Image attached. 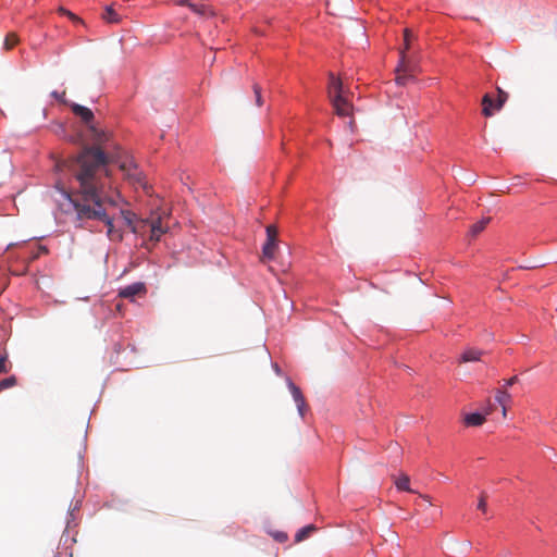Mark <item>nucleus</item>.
<instances>
[{
    "instance_id": "nucleus-29",
    "label": "nucleus",
    "mask_w": 557,
    "mask_h": 557,
    "mask_svg": "<svg viewBox=\"0 0 557 557\" xmlns=\"http://www.w3.org/2000/svg\"><path fill=\"white\" fill-rule=\"evenodd\" d=\"M48 252V249L45 246L37 247L36 251L32 253V259L35 260L39 258L41 255H45Z\"/></svg>"
},
{
    "instance_id": "nucleus-17",
    "label": "nucleus",
    "mask_w": 557,
    "mask_h": 557,
    "mask_svg": "<svg viewBox=\"0 0 557 557\" xmlns=\"http://www.w3.org/2000/svg\"><path fill=\"white\" fill-rule=\"evenodd\" d=\"M102 18L108 23H119L120 22L119 14L115 12V10L111 5H109L104 9Z\"/></svg>"
},
{
    "instance_id": "nucleus-34",
    "label": "nucleus",
    "mask_w": 557,
    "mask_h": 557,
    "mask_svg": "<svg viewBox=\"0 0 557 557\" xmlns=\"http://www.w3.org/2000/svg\"><path fill=\"white\" fill-rule=\"evenodd\" d=\"M502 408H503V417L506 418V416H507V405L502 406Z\"/></svg>"
},
{
    "instance_id": "nucleus-7",
    "label": "nucleus",
    "mask_w": 557,
    "mask_h": 557,
    "mask_svg": "<svg viewBox=\"0 0 557 557\" xmlns=\"http://www.w3.org/2000/svg\"><path fill=\"white\" fill-rule=\"evenodd\" d=\"M145 223L150 227L149 240L152 243H158L161 236L169 231V225L163 223V219L161 216L147 220Z\"/></svg>"
},
{
    "instance_id": "nucleus-10",
    "label": "nucleus",
    "mask_w": 557,
    "mask_h": 557,
    "mask_svg": "<svg viewBox=\"0 0 557 557\" xmlns=\"http://www.w3.org/2000/svg\"><path fill=\"white\" fill-rule=\"evenodd\" d=\"M145 292L146 287L144 283L138 282L120 289L119 296L122 298H133L136 295L145 294Z\"/></svg>"
},
{
    "instance_id": "nucleus-9",
    "label": "nucleus",
    "mask_w": 557,
    "mask_h": 557,
    "mask_svg": "<svg viewBox=\"0 0 557 557\" xmlns=\"http://www.w3.org/2000/svg\"><path fill=\"white\" fill-rule=\"evenodd\" d=\"M287 386L292 393V396L297 405L298 412L301 417H304L305 411L307 409V404L305 397L298 386H296L290 380L287 381Z\"/></svg>"
},
{
    "instance_id": "nucleus-25",
    "label": "nucleus",
    "mask_w": 557,
    "mask_h": 557,
    "mask_svg": "<svg viewBox=\"0 0 557 557\" xmlns=\"http://www.w3.org/2000/svg\"><path fill=\"white\" fill-rule=\"evenodd\" d=\"M411 37H412V33L408 28H406L404 30V42H405V45H404V49H401V51H400V54L404 52V54L406 55V51L409 50V48H410Z\"/></svg>"
},
{
    "instance_id": "nucleus-12",
    "label": "nucleus",
    "mask_w": 557,
    "mask_h": 557,
    "mask_svg": "<svg viewBox=\"0 0 557 557\" xmlns=\"http://www.w3.org/2000/svg\"><path fill=\"white\" fill-rule=\"evenodd\" d=\"M181 3L188 5L194 13H196V14H198L200 16H211V15H213V12L210 9V7H208V5L203 4V3H191L188 0H183Z\"/></svg>"
},
{
    "instance_id": "nucleus-26",
    "label": "nucleus",
    "mask_w": 557,
    "mask_h": 557,
    "mask_svg": "<svg viewBox=\"0 0 557 557\" xmlns=\"http://www.w3.org/2000/svg\"><path fill=\"white\" fill-rule=\"evenodd\" d=\"M9 371L7 355L0 357V374Z\"/></svg>"
},
{
    "instance_id": "nucleus-28",
    "label": "nucleus",
    "mask_w": 557,
    "mask_h": 557,
    "mask_svg": "<svg viewBox=\"0 0 557 557\" xmlns=\"http://www.w3.org/2000/svg\"><path fill=\"white\" fill-rule=\"evenodd\" d=\"M486 508H487V505H486V495L485 493H482L481 497H480V500L478 503V509L485 512L486 511Z\"/></svg>"
},
{
    "instance_id": "nucleus-21",
    "label": "nucleus",
    "mask_w": 557,
    "mask_h": 557,
    "mask_svg": "<svg viewBox=\"0 0 557 557\" xmlns=\"http://www.w3.org/2000/svg\"><path fill=\"white\" fill-rule=\"evenodd\" d=\"M314 530H315V528L312 524L300 529L295 535V542L298 543V542L306 540L311 534V532H313Z\"/></svg>"
},
{
    "instance_id": "nucleus-1",
    "label": "nucleus",
    "mask_w": 557,
    "mask_h": 557,
    "mask_svg": "<svg viewBox=\"0 0 557 557\" xmlns=\"http://www.w3.org/2000/svg\"><path fill=\"white\" fill-rule=\"evenodd\" d=\"M57 188L64 199L61 203L64 212H73L81 221H101L111 240L123 239V233L115 228L113 218L108 214V209L119 207L122 198L109 178L106 159L99 152L86 151L74 162L73 187L65 188L59 182Z\"/></svg>"
},
{
    "instance_id": "nucleus-22",
    "label": "nucleus",
    "mask_w": 557,
    "mask_h": 557,
    "mask_svg": "<svg viewBox=\"0 0 557 557\" xmlns=\"http://www.w3.org/2000/svg\"><path fill=\"white\" fill-rule=\"evenodd\" d=\"M18 44V37L15 33H9L3 42V48L5 50H11L13 47H15Z\"/></svg>"
},
{
    "instance_id": "nucleus-20",
    "label": "nucleus",
    "mask_w": 557,
    "mask_h": 557,
    "mask_svg": "<svg viewBox=\"0 0 557 557\" xmlns=\"http://www.w3.org/2000/svg\"><path fill=\"white\" fill-rule=\"evenodd\" d=\"M490 221H491V218H485V219H482L481 221L474 223L470 228L471 235L476 236L478 234H480L486 227V225L488 224Z\"/></svg>"
},
{
    "instance_id": "nucleus-4",
    "label": "nucleus",
    "mask_w": 557,
    "mask_h": 557,
    "mask_svg": "<svg viewBox=\"0 0 557 557\" xmlns=\"http://www.w3.org/2000/svg\"><path fill=\"white\" fill-rule=\"evenodd\" d=\"M120 170L124 173L125 177L133 184L145 186L144 174L137 168L133 160H119L115 156V162Z\"/></svg>"
},
{
    "instance_id": "nucleus-33",
    "label": "nucleus",
    "mask_w": 557,
    "mask_h": 557,
    "mask_svg": "<svg viewBox=\"0 0 557 557\" xmlns=\"http://www.w3.org/2000/svg\"><path fill=\"white\" fill-rule=\"evenodd\" d=\"M52 97L57 98V99H61L62 96L65 95V92L63 91L61 95L58 92V91H53L52 94Z\"/></svg>"
},
{
    "instance_id": "nucleus-35",
    "label": "nucleus",
    "mask_w": 557,
    "mask_h": 557,
    "mask_svg": "<svg viewBox=\"0 0 557 557\" xmlns=\"http://www.w3.org/2000/svg\"><path fill=\"white\" fill-rule=\"evenodd\" d=\"M274 369H275V372H276L277 374H280L281 370H280V368H278V366H277V364H275V366H274Z\"/></svg>"
},
{
    "instance_id": "nucleus-31",
    "label": "nucleus",
    "mask_w": 557,
    "mask_h": 557,
    "mask_svg": "<svg viewBox=\"0 0 557 557\" xmlns=\"http://www.w3.org/2000/svg\"><path fill=\"white\" fill-rule=\"evenodd\" d=\"M275 539H276L277 541H280V542H284V541H286V540H287V535H286L285 533H277V534L275 535Z\"/></svg>"
},
{
    "instance_id": "nucleus-14",
    "label": "nucleus",
    "mask_w": 557,
    "mask_h": 557,
    "mask_svg": "<svg viewBox=\"0 0 557 557\" xmlns=\"http://www.w3.org/2000/svg\"><path fill=\"white\" fill-rule=\"evenodd\" d=\"M252 89V99L256 104V107L260 108L263 104L264 98H263V90L262 87L255 83L251 87Z\"/></svg>"
},
{
    "instance_id": "nucleus-16",
    "label": "nucleus",
    "mask_w": 557,
    "mask_h": 557,
    "mask_svg": "<svg viewBox=\"0 0 557 557\" xmlns=\"http://www.w3.org/2000/svg\"><path fill=\"white\" fill-rule=\"evenodd\" d=\"M495 400L500 405L505 406L511 401V395L507 389L498 388L496 391Z\"/></svg>"
},
{
    "instance_id": "nucleus-5",
    "label": "nucleus",
    "mask_w": 557,
    "mask_h": 557,
    "mask_svg": "<svg viewBox=\"0 0 557 557\" xmlns=\"http://www.w3.org/2000/svg\"><path fill=\"white\" fill-rule=\"evenodd\" d=\"M416 65L401 53L399 65L396 69V83L398 85H406L410 79L413 78Z\"/></svg>"
},
{
    "instance_id": "nucleus-3",
    "label": "nucleus",
    "mask_w": 557,
    "mask_h": 557,
    "mask_svg": "<svg viewBox=\"0 0 557 557\" xmlns=\"http://www.w3.org/2000/svg\"><path fill=\"white\" fill-rule=\"evenodd\" d=\"M327 97L336 115L341 117L352 115L350 91L344 87L342 79L331 72L329 73Z\"/></svg>"
},
{
    "instance_id": "nucleus-27",
    "label": "nucleus",
    "mask_w": 557,
    "mask_h": 557,
    "mask_svg": "<svg viewBox=\"0 0 557 557\" xmlns=\"http://www.w3.org/2000/svg\"><path fill=\"white\" fill-rule=\"evenodd\" d=\"M518 381H519V379L517 375H515L508 380H504L502 388L507 389L509 386H512L513 384L518 383Z\"/></svg>"
},
{
    "instance_id": "nucleus-32",
    "label": "nucleus",
    "mask_w": 557,
    "mask_h": 557,
    "mask_svg": "<svg viewBox=\"0 0 557 557\" xmlns=\"http://www.w3.org/2000/svg\"><path fill=\"white\" fill-rule=\"evenodd\" d=\"M259 347H260V349L262 350L263 355H264L265 357H269V354H268V350H267V348H265L264 343H261V345H260Z\"/></svg>"
},
{
    "instance_id": "nucleus-11",
    "label": "nucleus",
    "mask_w": 557,
    "mask_h": 557,
    "mask_svg": "<svg viewBox=\"0 0 557 557\" xmlns=\"http://www.w3.org/2000/svg\"><path fill=\"white\" fill-rule=\"evenodd\" d=\"M485 352L481 349L469 347L467 348L459 358V363L462 362H473V361H480L481 357Z\"/></svg>"
},
{
    "instance_id": "nucleus-8",
    "label": "nucleus",
    "mask_w": 557,
    "mask_h": 557,
    "mask_svg": "<svg viewBox=\"0 0 557 557\" xmlns=\"http://www.w3.org/2000/svg\"><path fill=\"white\" fill-rule=\"evenodd\" d=\"M71 110L76 116H78L82 120V122L87 126V128L90 127V125L95 124V115L89 108L77 103H72Z\"/></svg>"
},
{
    "instance_id": "nucleus-36",
    "label": "nucleus",
    "mask_w": 557,
    "mask_h": 557,
    "mask_svg": "<svg viewBox=\"0 0 557 557\" xmlns=\"http://www.w3.org/2000/svg\"><path fill=\"white\" fill-rule=\"evenodd\" d=\"M423 498H424L426 502H429V503H430V499H429V497H428V496H423Z\"/></svg>"
},
{
    "instance_id": "nucleus-24",
    "label": "nucleus",
    "mask_w": 557,
    "mask_h": 557,
    "mask_svg": "<svg viewBox=\"0 0 557 557\" xmlns=\"http://www.w3.org/2000/svg\"><path fill=\"white\" fill-rule=\"evenodd\" d=\"M16 385V377L14 375L3 379L0 382V389H8Z\"/></svg>"
},
{
    "instance_id": "nucleus-13",
    "label": "nucleus",
    "mask_w": 557,
    "mask_h": 557,
    "mask_svg": "<svg viewBox=\"0 0 557 557\" xmlns=\"http://www.w3.org/2000/svg\"><path fill=\"white\" fill-rule=\"evenodd\" d=\"M496 101L493 100V98L486 94L482 98V113L484 116L490 117L493 115V109H495Z\"/></svg>"
},
{
    "instance_id": "nucleus-19",
    "label": "nucleus",
    "mask_w": 557,
    "mask_h": 557,
    "mask_svg": "<svg viewBox=\"0 0 557 557\" xmlns=\"http://www.w3.org/2000/svg\"><path fill=\"white\" fill-rule=\"evenodd\" d=\"M121 215L125 222V224L131 228L132 232H136V226L134 224L135 214L128 210H121Z\"/></svg>"
},
{
    "instance_id": "nucleus-6",
    "label": "nucleus",
    "mask_w": 557,
    "mask_h": 557,
    "mask_svg": "<svg viewBox=\"0 0 557 557\" xmlns=\"http://www.w3.org/2000/svg\"><path fill=\"white\" fill-rule=\"evenodd\" d=\"M277 243V230L274 225L267 227V242L262 248V259H273Z\"/></svg>"
},
{
    "instance_id": "nucleus-30",
    "label": "nucleus",
    "mask_w": 557,
    "mask_h": 557,
    "mask_svg": "<svg viewBox=\"0 0 557 557\" xmlns=\"http://www.w3.org/2000/svg\"><path fill=\"white\" fill-rule=\"evenodd\" d=\"M62 14L67 15L74 22H81V20L72 12L65 10L64 8H60L59 10Z\"/></svg>"
},
{
    "instance_id": "nucleus-15",
    "label": "nucleus",
    "mask_w": 557,
    "mask_h": 557,
    "mask_svg": "<svg viewBox=\"0 0 557 557\" xmlns=\"http://www.w3.org/2000/svg\"><path fill=\"white\" fill-rule=\"evenodd\" d=\"M485 421V417L481 413H470L468 414L466 418H465V422L467 425H472V426H479L481 424H483V422Z\"/></svg>"
},
{
    "instance_id": "nucleus-2",
    "label": "nucleus",
    "mask_w": 557,
    "mask_h": 557,
    "mask_svg": "<svg viewBox=\"0 0 557 557\" xmlns=\"http://www.w3.org/2000/svg\"><path fill=\"white\" fill-rule=\"evenodd\" d=\"M89 133L90 140L94 143L92 146H84L76 154L69 157L63 161L62 168L66 170L69 173V187H73V164L75 161L81 158L86 151L99 152L106 159V168L109 173V178H112V170L111 164L115 162V154L107 153L102 146L109 141L110 134L103 129L97 127L96 124L90 125L87 128Z\"/></svg>"
},
{
    "instance_id": "nucleus-18",
    "label": "nucleus",
    "mask_w": 557,
    "mask_h": 557,
    "mask_svg": "<svg viewBox=\"0 0 557 557\" xmlns=\"http://www.w3.org/2000/svg\"><path fill=\"white\" fill-rule=\"evenodd\" d=\"M410 479L407 474H401L396 481L395 485L399 491L412 492L409 486Z\"/></svg>"
},
{
    "instance_id": "nucleus-23",
    "label": "nucleus",
    "mask_w": 557,
    "mask_h": 557,
    "mask_svg": "<svg viewBox=\"0 0 557 557\" xmlns=\"http://www.w3.org/2000/svg\"><path fill=\"white\" fill-rule=\"evenodd\" d=\"M497 92L498 97L495 103V110H500L508 99V94L502 90L500 88H497Z\"/></svg>"
}]
</instances>
